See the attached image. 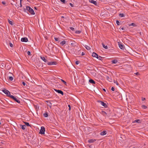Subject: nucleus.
Instances as JSON below:
<instances>
[{"label": "nucleus", "instance_id": "nucleus-1", "mask_svg": "<svg viewBox=\"0 0 148 148\" xmlns=\"http://www.w3.org/2000/svg\"><path fill=\"white\" fill-rule=\"evenodd\" d=\"M28 11L31 14L34 15L35 13L34 10L29 6H27L26 8H24L23 11L25 12H27Z\"/></svg>", "mask_w": 148, "mask_h": 148}, {"label": "nucleus", "instance_id": "nucleus-2", "mask_svg": "<svg viewBox=\"0 0 148 148\" xmlns=\"http://www.w3.org/2000/svg\"><path fill=\"white\" fill-rule=\"evenodd\" d=\"M2 91L4 93L6 94L7 96L10 97V96L11 95L10 92L8 90L5 89L3 90Z\"/></svg>", "mask_w": 148, "mask_h": 148}, {"label": "nucleus", "instance_id": "nucleus-3", "mask_svg": "<svg viewBox=\"0 0 148 148\" xmlns=\"http://www.w3.org/2000/svg\"><path fill=\"white\" fill-rule=\"evenodd\" d=\"M10 97L12 98L17 103H19L20 102V101L19 99L13 95H11L10 96Z\"/></svg>", "mask_w": 148, "mask_h": 148}, {"label": "nucleus", "instance_id": "nucleus-4", "mask_svg": "<svg viewBox=\"0 0 148 148\" xmlns=\"http://www.w3.org/2000/svg\"><path fill=\"white\" fill-rule=\"evenodd\" d=\"M45 128L44 127H41V129L40 130L39 133L41 134H45Z\"/></svg>", "mask_w": 148, "mask_h": 148}, {"label": "nucleus", "instance_id": "nucleus-5", "mask_svg": "<svg viewBox=\"0 0 148 148\" xmlns=\"http://www.w3.org/2000/svg\"><path fill=\"white\" fill-rule=\"evenodd\" d=\"M57 63L56 62H48L47 64L49 65H56Z\"/></svg>", "mask_w": 148, "mask_h": 148}, {"label": "nucleus", "instance_id": "nucleus-6", "mask_svg": "<svg viewBox=\"0 0 148 148\" xmlns=\"http://www.w3.org/2000/svg\"><path fill=\"white\" fill-rule=\"evenodd\" d=\"M98 102L100 103L101 105L103 106L105 108H106L107 107V105L104 102L100 101H98Z\"/></svg>", "mask_w": 148, "mask_h": 148}, {"label": "nucleus", "instance_id": "nucleus-7", "mask_svg": "<svg viewBox=\"0 0 148 148\" xmlns=\"http://www.w3.org/2000/svg\"><path fill=\"white\" fill-rule=\"evenodd\" d=\"M54 90L58 93L61 94L62 95H64V93L61 90L55 89H54Z\"/></svg>", "mask_w": 148, "mask_h": 148}, {"label": "nucleus", "instance_id": "nucleus-8", "mask_svg": "<svg viewBox=\"0 0 148 148\" xmlns=\"http://www.w3.org/2000/svg\"><path fill=\"white\" fill-rule=\"evenodd\" d=\"M21 40L22 42H27L28 41V39L26 37L23 38H21Z\"/></svg>", "mask_w": 148, "mask_h": 148}, {"label": "nucleus", "instance_id": "nucleus-9", "mask_svg": "<svg viewBox=\"0 0 148 148\" xmlns=\"http://www.w3.org/2000/svg\"><path fill=\"white\" fill-rule=\"evenodd\" d=\"M89 1L90 2L93 3L95 5H97V2L94 0H89Z\"/></svg>", "mask_w": 148, "mask_h": 148}, {"label": "nucleus", "instance_id": "nucleus-10", "mask_svg": "<svg viewBox=\"0 0 148 148\" xmlns=\"http://www.w3.org/2000/svg\"><path fill=\"white\" fill-rule=\"evenodd\" d=\"M92 56L94 57H95L97 58L98 57V55L96 53L93 52L92 54Z\"/></svg>", "mask_w": 148, "mask_h": 148}, {"label": "nucleus", "instance_id": "nucleus-11", "mask_svg": "<svg viewBox=\"0 0 148 148\" xmlns=\"http://www.w3.org/2000/svg\"><path fill=\"white\" fill-rule=\"evenodd\" d=\"M40 58L45 62H48V61L44 57L40 56Z\"/></svg>", "mask_w": 148, "mask_h": 148}, {"label": "nucleus", "instance_id": "nucleus-12", "mask_svg": "<svg viewBox=\"0 0 148 148\" xmlns=\"http://www.w3.org/2000/svg\"><path fill=\"white\" fill-rule=\"evenodd\" d=\"M89 81L90 83H91L92 84H96L95 82L92 79H89Z\"/></svg>", "mask_w": 148, "mask_h": 148}, {"label": "nucleus", "instance_id": "nucleus-13", "mask_svg": "<svg viewBox=\"0 0 148 148\" xmlns=\"http://www.w3.org/2000/svg\"><path fill=\"white\" fill-rule=\"evenodd\" d=\"M95 139H89L88 140V142L89 143H92L96 141Z\"/></svg>", "mask_w": 148, "mask_h": 148}, {"label": "nucleus", "instance_id": "nucleus-14", "mask_svg": "<svg viewBox=\"0 0 148 148\" xmlns=\"http://www.w3.org/2000/svg\"><path fill=\"white\" fill-rule=\"evenodd\" d=\"M119 48L122 49H124V47L123 45L121 44H119Z\"/></svg>", "mask_w": 148, "mask_h": 148}, {"label": "nucleus", "instance_id": "nucleus-15", "mask_svg": "<svg viewBox=\"0 0 148 148\" xmlns=\"http://www.w3.org/2000/svg\"><path fill=\"white\" fill-rule=\"evenodd\" d=\"M107 132L106 131H103L102 132L100 133V135H104L106 134Z\"/></svg>", "mask_w": 148, "mask_h": 148}, {"label": "nucleus", "instance_id": "nucleus-16", "mask_svg": "<svg viewBox=\"0 0 148 148\" xmlns=\"http://www.w3.org/2000/svg\"><path fill=\"white\" fill-rule=\"evenodd\" d=\"M133 123H140V120L139 119H136L133 121Z\"/></svg>", "mask_w": 148, "mask_h": 148}, {"label": "nucleus", "instance_id": "nucleus-17", "mask_svg": "<svg viewBox=\"0 0 148 148\" xmlns=\"http://www.w3.org/2000/svg\"><path fill=\"white\" fill-rule=\"evenodd\" d=\"M66 43V41L65 40H63L60 42V44L63 46Z\"/></svg>", "mask_w": 148, "mask_h": 148}, {"label": "nucleus", "instance_id": "nucleus-18", "mask_svg": "<svg viewBox=\"0 0 148 148\" xmlns=\"http://www.w3.org/2000/svg\"><path fill=\"white\" fill-rule=\"evenodd\" d=\"M106 79L107 80H108L110 82H111L112 80V78L111 77H109L108 76H106Z\"/></svg>", "mask_w": 148, "mask_h": 148}, {"label": "nucleus", "instance_id": "nucleus-19", "mask_svg": "<svg viewBox=\"0 0 148 148\" xmlns=\"http://www.w3.org/2000/svg\"><path fill=\"white\" fill-rule=\"evenodd\" d=\"M71 44L72 46H73L74 47L76 46L77 43L74 41L73 42L71 43Z\"/></svg>", "mask_w": 148, "mask_h": 148}, {"label": "nucleus", "instance_id": "nucleus-20", "mask_svg": "<svg viewBox=\"0 0 148 148\" xmlns=\"http://www.w3.org/2000/svg\"><path fill=\"white\" fill-rule=\"evenodd\" d=\"M84 47L87 50H90L91 49L90 47L89 46L87 45H86Z\"/></svg>", "mask_w": 148, "mask_h": 148}, {"label": "nucleus", "instance_id": "nucleus-21", "mask_svg": "<svg viewBox=\"0 0 148 148\" xmlns=\"http://www.w3.org/2000/svg\"><path fill=\"white\" fill-rule=\"evenodd\" d=\"M102 46L105 49H108V47H107V46H105V45L103 43H102Z\"/></svg>", "mask_w": 148, "mask_h": 148}, {"label": "nucleus", "instance_id": "nucleus-22", "mask_svg": "<svg viewBox=\"0 0 148 148\" xmlns=\"http://www.w3.org/2000/svg\"><path fill=\"white\" fill-rule=\"evenodd\" d=\"M102 114L104 116H106L107 114V113L104 111H102Z\"/></svg>", "mask_w": 148, "mask_h": 148}, {"label": "nucleus", "instance_id": "nucleus-23", "mask_svg": "<svg viewBox=\"0 0 148 148\" xmlns=\"http://www.w3.org/2000/svg\"><path fill=\"white\" fill-rule=\"evenodd\" d=\"M112 63L116 64L117 62L118 61L117 60H112Z\"/></svg>", "mask_w": 148, "mask_h": 148}, {"label": "nucleus", "instance_id": "nucleus-24", "mask_svg": "<svg viewBox=\"0 0 148 148\" xmlns=\"http://www.w3.org/2000/svg\"><path fill=\"white\" fill-rule=\"evenodd\" d=\"M43 116H44V117H47L48 116V113L47 112H45V113L44 114Z\"/></svg>", "mask_w": 148, "mask_h": 148}, {"label": "nucleus", "instance_id": "nucleus-25", "mask_svg": "<svg viewBox=\"0 0 148 148\" xmlns=\"http://www.w3.org/2000/svg\"><path fill=\"white\" fill-rule=\"evenodd\" d=\"M21 126H22V129L23 130H25V127H26V126L25 125H21Z\"/></svg>", "mask_w": 148, "mask_h": 148}, {"label": "nucleus", "instance_id": "nucleus-26", "mask_svg": "<svg viewBox=\"0 0 148 148\" xmlns=\"http://www.w3.org/2000/svg\"><path fill=\"white\" fill-rule=\"evenodd\" d=\"M8 78L10 81H12L13 79V77L12 76H9Z\"/></svg>", "mask_w": 148, "mask_h": 148}, {"label": "nucleus", "instance_id": "nucleus-27", "mask_svg": "<svg viewBox=\"0 0 148 148\" xmlns=\"http://www.w3.org/2000/svg\"><path fill=\"white\" fill-rule=\"evenodd\" d=\"M25 125L27 126H30L29 123L28 122H25Z\"/></svg>", "mask_w": 148, "mask_h": 148}, {"label": "nucleus", "instance_id": "nucleus-28", "mask_svg": "<svg viewBox=\"0 0 148 148\" xmlns=\"http://www.w3.org/2000/svg\"><path fill=\"white\" fill-rule=\"evenodd\" d=\"M81 31L79 30H77L75 31V33L77 34H79L81 33Z\"/></svg>", "mask_w": 148, "mask_h": 148}, {"label": "nucleus", "instance_id": "nucleus-29", "mask_svg": "<svg viewBox=\"0 0 148 148\" xmlns=\"http://www.w3.org/2000/svg\"><path fill=\"white\" fill-rule=\"evenodd\" d=\"M55 40L56 41H58V42H59V38H58L55 37L54 38Z\"/></svg>", "mask_w": 148, "mask_h": 148}, {"label": "nucleus", "instance_id": "nucleus-30", "mask_svg": "<svg viewBox=\"0 0 148 148\" xmlns=\"http://www.w3.org/2000/svg\"><path fill=\"white\" fill-rule=\"evenodd\" d=\"M97 58L99 59V60H101L102 58V57L100 56H98V57H97Z\"/></svg>", "mask_w": 148, "mask_h": 148}, {"label": "nucleus", "instance_id": "nucleus-31", "mask_svg": "<svg viewBox=\"0 0 148 148\" xmlns=\"http://www.w3.org/2000/svg\"><path fill=\"white\" fill-rule=\"evenodd\" d=\"M114 82L118 86H119V83H118V82H117V81H115L114 80Z\"/></svg>", "mask_w": 148, "mask_h": 148}, {"label": "nucleus", "instance_id": "nucleus-32", "mask_svg": "<svg viewBox=\"0 0 148 148\" xmlns=\"http://www.w3.org/2000/svg\"><path fill=\"white\" fill-rule=\"evenodd\" d=\"M116 23L117 25H121L120 22L118 20H116Z\"/></svg>", "mask_w": 148, "mask_h": 148}, {"label": "nucleus", "instance_id": "nucleus-33", "mask_svg": "<svg viewBox=\"0 0 148 148\" xmlns=\"http://www.w3.org/2000/svg\"><path fill=\"white\" fill-rule=\"evenodd\" d=\"M8 22L9 23H10V24L12 25H13L12 22L11 21H10L9 20H8Z\"/></svg>", "mask_w": 148, "mask_h": 148}, {"label": "nucleus", "instance_id": "nucleus-34", "mask_svg": "<svg viewBox=\"0 0 148 148\" xmlns=\"http://www.w3.org/2000/svg\"><path fill=\"white\" fill-rule=\"evenodd\" d=\"M61 81L62 82H63L65 85H66V82L64 81V80H63L62 79H61Z\"/></svg>", "mask_w": 148, "mask_h": 148}, {"label": "nucleus", "instance_id": "nucleus-35", "mask_svg": "<svg viewBox=\"0 0 148 148\" xmlns=\"http://www.w3.org/2000/svg\"><path fill=\"white\" fill-rule=\"evenodd\" d=\"M142 107L143 108H144V109H145L147 108V107L146 106H145V105H142Z\"/></svg>", "mask_w": 148, "mask_h": 148}, {"label": "nucleus", "instance_id": "nucleus-36", "mask_svg": "<svg viewBox=\"0 0 148 148\" xmlns=\"http://www.w3.org/2000/svg\"><path fill=\"white\" fill-rule=\"evenodd\" d=\"M70 29L71 30H72L73 31H74V30H75L74 28L73 27H70Z\"/></svg>", "mask_w": 148, "mask_h": 148}, {"label": "nucleus", "instance_id": "nucleus-37", "mask_svg": "<svg viewBox=\"0 0 148 148\" xmlns=\"http://www.w3.org/2000/svg\"><path fill=\"white\" fill-rule=\"evenodd\" d=\"M119 15L121 17H123L124 16V15L123 14H120Z\"/></svg>", "mask_w": 148, "mask_h": 148}, {"label": "nucleus", "instance_id": "nucleus-38", "mask_svg": "<svg viewBox=\"0 0 148 148\" xmlns=\"http://www.w3.org/2000/svg\"><path fill=\"white\" fill-rule=\"evenodd\" d=\"M79 62L78 61H75V64H76L77 65L79 63Z\"/></svg>", "mask_w": 148, "mask_h": 148}, {"label": "nucleus", "instance_id": "nucleus-39", "mask_svg": "<svg viewBox=\"0 0 148 148\" xmlns=\"http://www.w3.org/2000/svg\"><path fill=\"white\" fill-rule=\"evenodd\" d=\"M60 1L63 3H65L66 1L65 0H60Z\"/></svg>", "mask_w": 148, "mask_h": 148}, {"label": "nucleus", "instance_id": "nucleus-40", "mask_svg": "<svg viewBox=\"0 0 148 148\" xmlns=\"http://www.w3.org/2000/svg\"><path fill=\"white\" fill-rule=\"evenodd\" d=\"M27 53L28 55H30L31 54V52L30 51H28Z\"/></svg>", "mask_w": 148, "mask_h": 148}, {"label": "nucleus", "instance_id": "nucleus-41", "mask_svg": "<svg viewBox=\"0 0 148 148\" xmlns=\"http://www.w3.org/2000/svg\"><path fill=\"white\" fill-rule=\"evenodd\" d=\"M111 90L112 91H114V87H112V88H111Z\"/></svg>", "mask_w": 148, "mask_h": 148}, {"label": "nucleus", "instance_id": "nucleus-42", "mask_svg": "<svg viewBox=\"0 0 148 148\" xmlns=\"http://www.w3.org/2000/svg\"><path fill=\"white\" fill-rule=\"evenodd\" d=\"M70 5L72 7H74L72 3H70Z\"/></svg>", "mask_w": 148, "mask_h": 148}, {"label": "nucleus", "instance_id": "nucleus-43", "mask_svg": "<svg viewBox=\"0 0 148 148\" xmlns=\"http://www.w3.org/2000/svg\"><path fill=\"white\" fill-rule=\"evenodd\" d=\"M2 3L3 4H4V5H5L6 4V3L5 2V1H2Z\"/></svg>", "mask_w": 148, "mask_h": 148}, {"label": "nucleus", "instance_id": "nucleus-44", "mask_svg": "<svg viewBox=\"0 0 148 148\" xmlns=\"http://www.w3.org/2000/svg\"><path fill=\"white\" fill-rule=\"evenodd\" d=\"M135 74L138 75H139V73L138 72H136V73H135Z\"/></svg>", "mask_w": 148, "mask_h": 148}, {"label": "nucleus", "instance_id": "nucleus-45", "mask_svg": "<svg viewBox=\"0 0 148 148\" xmlns=\"http://www.w3.org/2000/svg\"><path fill=\"white\" fill-rule=\"evenodd\" d=\"M68 107H69V110H71V106H70V105H68Z\"/></svg>", "mask_w": 148, "mask_h": 148}, {"label": "nucleus", "instance_id": "nucleus-46", "mask_svg": "<svg viewBox=\"0 0 148 148\" xmlns=\"http://www.w3.org/2000/svg\"><path fill=\"white\" fill-rule=\"evenodd\" d=\"M22 84L24 86H25L26 85L25 83L23 82H22Z\"/></svg>", "mask_w": 148, "mask_h": 148}, {"label": "nucleus", "instance_id": "nucleus-47", "mask_svg": "<svg viewBox=\"0 0 148 148\" xmlns=\"http://www.w3.org/2000/svg\"><path fill=\"white\" fill-rule=\"evenodd\" d=\"M10 46L11 47H13V45L11 43H10Z\"/></svg>", "mask_w": 148, "mask_h": 148}, {"label": "nucleus", "instance_id": "nucleus-48", "mask_svg": "<svg viewBox=\"0 0 148 148\" xmlns=\"http://www.w3.org/2000/svg\"><path fill=\"white\" fill-rule=\"evenodd\" d=\"M135 25V24L134 23H132L130 24V25H133L134 26Z\"/></svg>", "mask_w": 148, "mask_h": 148}, {"label": "nucleus", "instance_id": "nucleus-49", "mask_svg": "<svg viewBox=\"0 0 148 148\" xmlns=\"http://www.w3.org/2000/svg\"><path fill=\"white\" fill-rule=\"evenodd\" d=\"M121 29L122 30H125V28L124 27H122L121 28Z\"/></svg>", "mask_w": 148, "mask_h": 148}, {"label": "nucleus", "instance_id": "nucleus-50", "mask_svg": "<svg viewBox=\"0 0 148 148\" xmlns=\"http://www.w3.org/2000/svg\"><path fill=\"white\" fill-rule=\"evenodd\" d=\"M82 56L84 55H85V53L84 52H82Z\"/></svg>", "mask_w": 148, "mask_h": 148}, {"label": "nucleus", "instance_id": "nucleus-51", "mask_svg": "<svg viewBox=\"0 0 148 148\" xmlns=\"http://www.w3.org/2000/svg\"><path fill=\"white\" fill-rule=\"evenodd\" d=\"M20 7H21L22 6V3L21 2H20Z\"/></svg>", "mask_w": 148, "mask_h": 148}, {"label": "nucleus", "instance_id": "nucleus-52", "mask_svg": "<svg viewBox=\"0 0 148 148\" xmlns=\"http://www.w3.org/2000/svg\"><path fill=\"white\" fill-rule=\"evenodd\" d=\"M103 90L105 92H106V90H105V89L103 88Z\"/></svg>", "mask_w": 148, "mask_h": 148}, {"label": "nucleus", "instance_id": "nucleus-53", "mask_svg": "<svg viewBox=\"0 0 148 148\" xmlns=\"http://www.w3.org/2000/svg\"><path fill=\"white\" fill-rule=\"evenodd\" d=\"M145 99V98H143L142 99V100L144 101Z\"/></svg>", "mask_w": 148, "mask_h": 148}, {"label": "nucleus", "instance_id": "nucleus-54", "mask_svg": "<svg viewBox=\"0 0 148 148\" xmlns=\"http://www.w3.org/2000/svg\"><path fill=\"white\" fill-rule=\"evenodd\" d=\"M22 0H20V2L21 3L22 1Z\"/></svg>", "mask_w": 148, "mask_h": 148}, {"label": "nucleus", "instance_id": "nucleus-55", "mask_svg": "<svg viewBox=\"0 0 148 148\" xmlns=\"http://www.w3.org/2000/svg\"><path fill=\"white\" fill-rule=\"evenodd\" d=\"M61 18H64V17L63 16H62Z\"/></svg>", "mask_w": 148, "mask_h": 148}, {"label": "nucleus", "instance_id": "nucleus-56", "mask_svg": "<svg viewBox=\"0 0 148 148\" xmlns=\"http://www.w3.org/2000/svg\"><path fill=\"white\" fill-rule=\"evenodd\" d=\"M37 108V106H36V108Z\"/></svg>", "mask_w": 148, "mask_h": 148}, {"label": "nucleus", "instance_id": "nucleus-57", "mask_svg": "<svg viewBox=\"0 0 148 148\" xmlns=\"http://www.w3.org/2000/svg\"><path fill=\"white\" fill-rule=\"evenodd\" d=\"M34 8L36 9V7H35Z\"/></svg>", "mask_w": 148, "mask_h": 148}, {"label": "nucleus", "instance_id": "nucleus-58", "mask_svg": "<svg viewBox=\"0 0 148 148\" xmlns=\"http://www.w3.org/2000/svg\"><path fill=\"white\" fill-rule=\"evenodd\" d=\"M1 124V122H0V125Z\"/></svg>", "mask_w": 148, "mask_h": 148}, {"label": "nucleus", "instance_id": "nucleus-59", "mask_svg": "<svg viewBox=\"0 0 148 148\" xmlns=\"http://www.w3.org/2000/svg\"><path fill=\"white\" fill-rule=\"evenodd\" d=\"M50 44H49V45H48V46H49V45Z\"/></svg>", "mask_w": 148, "mask_h": 148}, {"label": "nucleus", "instance_id": "nucleus-60", "mask_svg": "<svg viewBox=\"0 0 148 148\" xmlns=\"http://www.w3.org/2000/svg\"><path fill=\"white\" fill-rule=\"evenodd\" d=\"M135 148L134 147H133V148Z\"/></svg>", "mask_w": 148, "mask_h": 148}]
</instances>
